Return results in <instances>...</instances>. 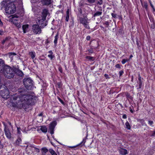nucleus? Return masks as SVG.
<instances>
[{
	"instance_id": "33",
	"label": "nucleus",
	"mask_w": 155,
	"mask_h": 155,
	"mask_svg": "<svg viewBox=\"0 0 155 155\" xmlns=\"http://www.w3.org/2000/svg\"><path fill=\"white\" fill-rule=\"evenodd\" d=\"M137 121L141 123L142 125H144V120L143 119H139L137 120Z\"/></svg>"
},
{
	"instance_id": "14",
	"label": "nucleus",
	"mask_w": 155,
	"mask_h": 155,
	"mask_svg": "<svg viewBox=\"0 0 155 155\" xmlns=\"http://www.w3.org/2000/svg\"><path fill=\"white\" fill-rule=\"evenodd\" d=\"M51 0H41L42 4L45 5H48L51 3Z\"/></svg>"
},
{
	"instance_id": "31",
	"label": "nucleus",
	"mask_w": 155,
	"mask_h": 155,
	"mask_svg": "<svg viewBox=\"0 0 155 155\" xmlns=\"http://www.w3.org/2000/svg\"><path fill=\"white\" fill-rule=\"evenodd\" d=\"M49 151L51 155H57L55 151L52 149H49Z\"/></svg>"
},
{
	"instance_id": "9",
	"label": "nucleus",
	"mask_w": 155,
	"mask_h": 155,
	"mask_svg": "<svg viewBox=\"0 0 155 155\" xmlns=\"http://www.w3.org/2000/svg\"><path fill=\"white\" fill-rule=\"evenodd\" d=\"M18 94H18L19 96H22L23 95H25V94L27 92V90L24 87H21L18 88Z\"/></svg>"
},
{
	"instance_id": "57",
	"label": "nucleus",
	"mask_w": 155,
	"mask_h": 155,
	"mask_svg": "<svg viewBox=\"0 0 155 155\" xmlns=\"http://www.w3.org/2000/svg\"><path fill=\"white\" fill-rule=\"evenodd\" d=\"M18 132L19 134H20V130L21 129L20 128H18Z\"/></svg>"
},
{
	"instance_id": "19",
	"label": "nucleus",
	"mask_w": 155,
	"mask_h": 155,
	"mask_svg": "<svg viewBox=\"0 0 155 155\" xmlns=\"http://www.w3.org/2000/svg\"><path fill=\"white\" fill-rule=\"evenodd\" d=\"M102 9L100 11H97L93 15L92 18H95L96 17L100 16L102 14Z\"/></svg>"
},
{
	"instance_id": "36",
	"label": "nucleus",
	"mask_w": 155,
	"mask_h": 155,
	"mask_svg": "<svg viewBox=\"0 0 155 155\" xmlns=\"http://www.w3.org/2000/svg\"><path fill=\"white\" fill-rule=\"evenodd\" d=\"M48 56L49 58L51 60H52L54 57V56L52 54H48Z\"/></svg>"
},
{
	"instance_id": "47",
	"label": "nucleus",
	"mask_w": 155,
	"mask_h": 155,
	"mask_svg": "<svg viewBox=\"0 0 155 155\" xmlns=\"http://www.w3.org/2000/svg\"><path fill=\"white\" fill-rule=\"evenodd\" d=\"M104 75L106 79L110 78L109 77L108 74H105Z\"/></svg>"
},
{
	"instance_id": "24",
	"label": "nucleus",
	"mask_w": 155,
	"mask_h": 155,
	"mask_svg": "<svg viewBox=\"0 0 155 155\" xmlns=\"http://www.w3.org/2000/svg\"><path fill=\"white\" fill-rule=\"evenodd\" d=\"M69 17V10L68 9L66 12V17L65 20L67 21H68Z\"/></svg>"
},
{
	"instance_id": "3",
	"label": "nucleus",
	"mask_w": 155,
	"mask_h": 155,
	"mask_svg": "<svg viewBox=\"0 0 155 155\" xmlns=\"http://www.w3.org/2000/svg\"><path fill=\"white\" fill-rule=\"evenodd\" d=\"M23 83L27 90H31L34 86L33 81L30 78H24L23 80Z\"/></svg>"
},
{
	"instance_id": "39",
	"label": "nucleus",
	"mask_w": 155,
	"mask_h": 155,
	"mask_svg": "<svg viewBox=\"0 0 155 155\" xmlns=\"http://www.w3.org/2000/svg\"><path fill=\"white\" fill-rule=\"evenodd\" d=\"M148 122V124L150 126H151L153 124V121L150 120H149Z\"/></svg>"
},
{
	"instance_id": "2",
	"label": "nucleus",
	"mask_w": 155,
	"mask_h": 155,
	"mask_svg": "<svg viewBox=\"0 0 155 155\" xmlns=\"http://www.w3.org/2000/svg\"><path fill=\"white\" fill-rule=\"evenodd\" d=\"M5 76L8 78L10 79L14 77L15 75L14 69L8 66H5L2 71Z\"/></svg>"
},
{
	"instance_id": "59",
	"label": "nucleus",
	"mask_w": 155,
	"mask_h": 155,
	"mask_svg": "<svg viewBox=\"0 0 155 155\" xmlns=\"http://www.w3.org/2000/svg\"><path fill=\"white\" fill-rule=\"evenodd\" d=\"M3 34V32L2 31L0 30V35H2Z\"/></svg>"
},
{
	"instance_id": "53",
	"label": "nucleus",
	"mask_w": 155,
	"mask_h": 155,
	"mask_svg": "<svg viewBox=\"0 0 155 155\" xmlns=\"http://www.w3.org/2000/svg\"><path fill=\"white\" fill-rule=\"evenodd\" d=\"M151 26L152 29H154L155 28L154 25L153 24H152L151 25Z\"/></svg>"
},
{
	"instance_id": "51",
	"label": "nucleus",
	"mask_w": 155,
	"mask_h": 155,
	"mask_svg": "<svg viewBox=\"0 0 155 155\" xmlns=\"http://www.w3.org/2000/svg\"><path fill=\"white\" fill-rule=\"evenodd\" d=\"M126 97H129V98H130V94H129V93H127L126 94Z\"/></svg>"
},
{
	"instance_id": "40",
	"label": "nucleus",
	"mask_w": 155,
	"mask_h": 155,
	"mask_svg": "<svg viewBox=\"0 0 155 155\" xmlns=\"http://www.w3.org/2000/svg\"><path fill=\"white\" fill-rule=\"evenodd\" d=\"M58 99L59 100V101L63 105H64L65 104V103L63 101L61 100L60 98H59V97L58 98Z\"/></svg>"
},
{
	"instance_id": "35",
	"label": "nucleus",
	"mask_w": 155,
	"mask_h": 155,
	"mask_svg": "<svg viewBox=\"0 0 155 155\" xmlns=\"http://www.w3.org/2000/svg\"><path fill=\"white\" fill-rule=\"evenodd\" d=\"M15 25L18 28H20L21 27V25L18 23H16Z\"/></svg>"
},
{
	"instance_id": "21",
	"label": "nucleus",
	"mask_w": 155,
	"mask_h": 155,
	"mask_svg": "<svg viewBox=\"0 0 155 155\" xmlns=\"http://www.w3.org/2000/svg\"><path fill=\"white\" fill-rule=\"evenodd\" d=\"M6 0H3V1L1 3V5L2 6V8H5L6 7L7 5V2H8Z\"/></svg>"
},
{
	"instance_id": "6",
	"label": "nucleus",
	"mask_w": 155,
	"mask_h": 155,
	"mask_svg": "<svg viewBox=\"0 0 155 155\" xmlns=\"http://www.w3.org/2000/svg\"><path fill=\"white\" fill-rule=\"evenodd\" d=\"M57 124L56 121L54 120L52 122L49 124V130L51 134H53L54 133V130Z\"/></svg>"
},
{
	"instance_id": "15",
	"label": "nucleus",
	"mask_w": 155,
	"mask_h": 155,
	"mask_svg": "<svg viewBox=\"0 0 155 155\" xmlns=\"http://www.w3.org/2000/svg\"><path fill=\"white\" fill-rule=\"evenodd\" d=\"M46 19H44V18L41 17V18H39L37 20V23L39 25H42L44 24V22Z\"/></svg>"
},
{
	"instance_id": "27",
	"label": "nucleus",
	"mask_w": 155,
	"mask_h": 155,
	"mask_svg": "<svg viewBox=\"0 0 155 155\" xmlns=\"http://www.w3.org/2000/svg\"><path fill=\"white\" fill-rule=\"evenodd\" d=\"M11 39V37H7L5 39H3L2 42V44H4L5 42H8Z\"/></svg>"
},
{
	"instance_id": "7",
	"label": "nucleus",
	"mask_w": 155,
	"mask_h": 155,
	"mask_svg": "<svg viewBox=\"0 0 155 155\" xmlns=\"http://www.w3.org/2000/svg\"><path fill=\"white\" fill-rule=\"evenodd\" d=\"M32 29L33 31L36 34L40 33L41 32V28L38 24L34 25L32 26Z\"/></svg>"
},
{
	"instance_id": "46",
	"label": "nucleus",
	"mask_w": 155,
	"mask_h": 155,
	"mask_svg": "<svg viewBox=\"0 0 155 155\" xmlns=\"http://www.w3.org/2000/svg\"><path fill=\"white\" fill-rule=\"evenodd\" d=\"M78 11H79V12L80 13V15H82V10L81 9V8H80L78 9Z\"/></svg>"
},
{
	"instance_id": "42",
	"label": "nucleus",
	"mask_w": 155,
	"mask_h": 155,
	"mask_svg": "<svg viewBox=\"0 0 155 155\" xmlns=\"http://www.w3.org/2000/svg\"><path fill=\"white\" fill-rule=\"evenodd\" d=\"M33 147L35 148V150L36 152L38 153H39L40 152V150L39 149H38L36 147Z\"/></svg>"
},
{
	"instance_id": "26",
	"label": "nucleus",
	"mask_w": 155,
	"mask_h": 155,
	"mask_svg": "<svg viewBox=\"0 0 155 155\" xmlns=\"http://www.w3.org/2000/svg\"><path fill=\"white\" fill-rule=\"evenodd\" d=\"M58 33H57L55 36L54 37V43L55 45L56 46L57 45V41L58 38Z\"/></svg>"
},
{
	"instance_id": "29",
	"label": "nucleus",
	"mask_w": 155,
	"mask_h": 155,
	"mask_svg": "<svg viewBox=\"0 0 155 155\" xmlns=\"http://www.w3.org/2000/svg\"><path fill=\"white\" fill-rule=\"evenodd\" d=\"M85 58L89 60L92 61H93L95 60L94 58L90 56H86Z\"/></svg>"
},
{
	"instance_id": "5",
	"label": "nucleus",
	"mask_w": 155,
	"mask_h": 155,
	"mask_svg": "<svg viewBox=\"0 0 155 155\" xmlns=\"http://www.w3.org/2000/svg\"><path fill=\"white\" fill-rule=\"evenodd\" d=\"M0 94L4 98H7L9 97V92L8 89L3 88L2 90H0Z\"/></svg>"
},
{
	"instance_id": "30",
	"label": "nucleus",
	"mask_w": 155,
	"mask_h": 155,
	"mask_svg": "<svg viewBox=\"0 0 155 155\" xmlns=\"http://www.w3.org/2000/svg\"><path fill=\"white\" fill-rule=\"evenodd\" d=\"M95 2L97 5H101L103 3V1L102 0H96L95 1Z\"/></svg>"
},
{
	"instance_id": "20",
	"label": "nucleus",
	"mask_w": 155,
	"mask_h": 155,
	"mask_svg": "<svg viewBox=\"0 0 155 155\" xmlns=\"http://www.w3.org/2000/svg\"><path fill=\"white\" fill-rule=\"evenodd\" d=\"M140 2L142 6L147 10L148 9V5L147 2L146 1L142 2L141 0H140Z\"/></svg>"
},
{
	"instance_id": "44",
	"label": "nucleus",
	"mask_w": 155,
	"mask_h": 155,
	"mask_svg": "<svg viewBox=\"0 0 155 155\" xmlns=\"http://www.w3.org/2000/svg\"><path fill=\"white\" fill-rule=\"evenodd\" d=\"M19 15H17V14H15L14 15H13V18H18L19 17Z\"/></svg>"
},
{
	"instance_id": "11",
	"label": "nucleus",
	"mask_w": 155,
	"mask_h": 155,
	"mask_svg": "<svg viewBox=\"0 0 155 155\" xmlns=\"http://www.w3.org/2000/svg\"><path fill=\"white\" fill-rule=\"evenodd\" d=\"M14 73H15L17 75L20 77H22L24 75L23 72L17 68H15L14 69Z\"/></svg>"
},
{
	"instance_id": "25",
	"label": "nucleus",
	"mask_w": 155,
	"mask_h": 155,
	"mask_svg": "<svg viewBox=\"0 0 155 155\" xmlns=\"http://www.w3.org/2000/svg\"><path fill=\"white\" fill-rule=\"evenodd\" d=\"M29 54L32 59H33L35 56V52L31 51L29 52Z\"/></svg>"
},
{
	"instance_id": "48",
	"label": "nucleus",
	"mask_w": 155,
	"mask_h": 155,
	"mask_svg": "<svg viewBox=\"0 0 155 155\" xmlns=\"http://www.w3.org/2000/svg\"><path fill=\"white\" fill-rule=\"evenodd\" d=\"M88 51L90 53H93V50L92 48H91L89 49Z\"/></svg>"
},
{
	"instance_id": "61",
	"label": "nucleus",
	"mask_w": 155,
	"mask_h": 155,
	"mask_svg": "<svg viewBox=\"0 0 155 155\" xmlns=\"http://www.w3.org/2000/svg\"><path fill=\"white\" fill-rule=\"evenodd\" d=\"M28 147H32V146H31V145H30L29 146L28 145H27L26 147V148H28Z\"/></svg>"
},
{
	"instance_id": "49",
	"label": "nucleus",
	"mask_w": 155,
	"mask_h": 155,
	"mask_svg": "<svg viewBox=\"0 0 155 155\" xmlns=\"http://www.w3.org/2000/svg\"><path fill=\"white\" fill-rule=\"evenodd\" d=\"M112 16L114 18H115L116 17V15L115 14H114L113 13H112L111 14Z\"/></svg>"
},
{
	"instance_id": "60",
	"label": "nucleus",
	"mask_w": 155,
	"mask_h": 155,
	"mask_svg": "<svg viewBox=\"0 0 155 155\" xmlns=\"http://www.w3.org/2000/svg\"><path fill=\"white\" fill-rule=\"evenodd\" d=\"M43 114V113L41 112L40 114H39L38 115L39 116H42Z\"/></svg>"
},
{
	"instance_id": "32",
	"label": "nucleus",
	"mask_w": 155,
	"mask_h": 155,
	"mask_svg": "<svg viewBox=\"0 0 155 155\" xmlns=\"http://www.w3.org/2000/svg\"><path fill=\"white\" fill-rule=\"evenodd\" d=\"M125 125L126 126V128L128 130H130V126L128 122L127 121L125 123Z\"/></svg>"
},
{
	"instance_id": "22",
	"label": "nucleus",
	"mask_w": 155,
	"mask_h": 155,
	"mask_svg": "<svg viewBox=\"0 0 155 155\" xmlns=\"http://www.w3.org/2000/svg\"><path fill=\"white\" fill-rule=\"evenodd\" d=\"M40 130L42 131L43 132L46 133L47 131V129L46 127L45 126H42L41 127Z\"/></svg>"
},
{
	"instance_id": "10",
	"label": "nucleus",
	"mask_w": 155,
	"mask_h": 155,
	"mask_svg": "<svg viewBox=\"0 0 155 155\" xmlns=\"http://www.w3.org/2000/svg\"><path fill=\"white\" fill-rule=\"evenodd\" d=\"M42 13V15L41 17L44 18V19H46V17L48 15H50L48 10L46 8L43 9Z\"/></svg>"
},
{
	"instance_id": "16",
	"label": "nucleus",
	"mask_w": 155,
	"mask_h": 155,
	"mask_svg": "<svg viewBox=\"0 0 155 155\" xmlns=\"http://www.w3.org/2000/svg\"><path fill=\"white\" fill-rule=\"evenodd\" d=\"M29 25L28 24L23 25L22 26V28L24 33H25L28 31Z\"/></svg>"
},
{
	"instance_id": "52",
	"label": "nucleus",
	"mask_w": 155,
	"mask_h": 155,
	"mask_svg": "<svg viewBox=\"0 0 155 155\" xmlns=\"http://www.w3.org/2000/svg\"><path fill=\"white\" fill-rule=\"evenodd\" d=\"M123 118L124 119H126L127 118V115L126 114H124L123 116Z\"/></svg>"
},
{
	"instance_id": "63",
	"label": "nucleus",
	"mask_w": 155,
	"mask_h": 155,
	"mask_svg": "<svg viewBox=\"0 0 155 155\" xmlns=\"http://www.w3.org/2000/svg\"><path fill=\"white\" fill-rule=\"evenodd\" d=\"M155 12V9H153V12L154 13Z\"/></svg>"
},
{
	"instance_id": "8",
	"label": "nucleus",
	"mask_w": 155,
	"mask_h": 155,
	"mask_svg": "<svg viewBox=\"0 0 155 155\" xmlns=\"http://www.w3.org/2000/svg\"><path fill=\"white\" fill-rule=\"evenodd\" d=\"M15 5L14 4H10V5L9 7H6V10H8V12H10V13L12 14L14 13L15 12Z\"/></svg>"
},
{
	"instance_id": "37",
	"label": "nucleus",
	"mask_w": 155,
	"mask_h": 155,
	"mask_svg": "<svg viewBox=\"0 0 155 155\" xmlns=\"http://www.w3.org/2000/svg\"><path fill=\"white\" fill-rule=\"evenodd\" d=\"M129 61V60L128 59H123L122 61V64H124L126 62L128 61Z\"/></svg>"
},
{
	"instance_id": "43",
	"label": "nucleus",
	"mask_w": 155,
	"mask_h": 155,
	"mask_svg": "<svg viewBox=\"0 0 155 155\" xmlns=\"http://www.w3.org/2000/svg\"><path fill=\"white\" fill-rule=\"evenodd\" d=\"M115 67L117 68H118L119 69H120L121 67L119 64H117L115 65Z\"/></svg>"
},
{
	"instance_id": "38",
	"label": "nucleus",
	"mask_w": 155,
	"mask_h": 155,
	"mask_svg": "<svg viewBox=\"0 0 155 155\" xmlns=\"http://www.w3.org/2000/svg\"><path fill=\"white\" fill-rule=\"evenodd\" d=\"M90 3H93L95 2L96 0H87Z\"/></svg>"
},
{
	"instance_id": "54",
	"label": "nucleus",
	"mask_w": 155,
	"mask_h": 155,
	"mask_svg": "<svg viewBox=\"0 0 155 155\" xmlns=\"http://www.w3.org/2000/svg\"><path fill=\"white\" fill-rule=\"evenodd\" d=\"M85 142H86L85 140V139H83L82 141L81 142V143H83V144H84L85 143Z\"/></svg>"
},
{
	"instance_id": "45",
	"label": "nucleus",
	"mask_w": 155,
	"mask_h": 155,
	"mask_svg": "<svg viewBox=\"0 0 155 155\" xmlns=\"http://www.w3.org/2000/svg\"><path fill=\"white\" fill-rule=\"evenodd\" d=\"M124 73V71H119V74H120V77Z\"/></svg>"
},
{
	"instance_id": "64",
	"label": "nucleus",
	"mask_w": 155,
	"mask_h": 155,
	"mask_svg": "<svg viewBox=\"0 0 155 155\" xmlns=\"http://www.w3.org/2000/svg\"><path fill=\"white\" fill-rule=\"evenodd\" d=\"M130 111L132 113H133V110L131 109L130 110Z\"/></svg>"
},
{
	"instance_id": "56",
	"label": "nucleus",
	"mask_w": 155,
	"mask_h": 155,
	"mask_svg": "<svg viewBox=\"0 0 155 155\" xmlns=\"http://www.w3.org/2000/svg\"><path fill=\"white\" fill-rule=\"evenodd\" d=\"M3 25V23L1 21V19H0V26H2Z\"/></svg>"
},
{
	"instance_id": "18",
	"label": "nucleus",
	"mask_w": 155,
	"mask_h": 155,
	"mask_svg": "<svg viewBox=\"0 0 155 155\" xmlns=\"http://www.w3.org/2000/svg\"><path fill=\"white\" fill-rule=\"evenodd\" d=\"M138 84H139V86H138V89H140L142 87V81L141 80V78L140 77V74H138Z\"/></svg>"
},
{
	"instance_id": "55",
	"label": "nucleus",
	"mask_w": 155,
	"mask_h": 155,
	"mask_svg": "<svg viewBox=\"0 0 155 155\" xmlns=\"http://www.w3.org/2000/svg\"><path fill=\"white\" fill-rule=\"evenodd\" d=\"M90 36H88L87 37L86 39L87 40H89L90 39Z\"/></svg>"
},
{
	"instance_id": "4",
	"label": "nucleus",
	"mask_w": 155,
	"mask_h": 155,
	"mask_svg": "<svg viewBox=\"0 0 155 155\" xmlns=\"http://www.w3.org/2000/svg\"><path fill=\"white\" fill-rule=\"evenodd\" d=\"M79 21L80 23L82 24L86 28L90 29V27L88 25V19L87 16H84L83 18L80 17Z\"/></svg>"
},
{
	"instance_id": "41",
	"label": "nucleus",
	"mask_w": 155,
	"mask_h": 155,
	"mask_svg": "<svg viewBox=\"0 0 155 155\" xmlns=\"http://www.w3.org/2000/svg\"><path fill=\"white\" fill-rule=\"evenodd\" d=\"M58 70L61 73H63L62 69L61 67L59 66L58 68Z\"/></svg>"
},
{
	"instance_id": "17",
	"label": "nucleus",
	"mask_w": 155,
	"mask_h": 155,
	"mask_svg": "<svg viewBox=\"0 0 155 155\" xmlns=\"http://www.w3.org/2000/svg\"><path fill=\"white\" fill-rule=\"evenodd\" d=\"M4 130L5 131V134L8 138H11V135L10 132L9 130L8 129H4Z\"/></svg>"
},
{
	"instance_id": "1",
	"label": "nucleus",
	"mask_w": 155,
	"mask_h": 155,
	"mask_svg": "<svg viewBox=\"0 0 155 155\" xmlns=\"http://www.w3.org/2000/svg\"><path fill=\"white\" fill-rule=\"evenodd\" d=\"M37 97L31 95H23L19 96L17 93L13 95L11 100L14 103V107L19 109H24L25 110L29 105H33L36 101Z\"/></svg>"
},
{
	"instance_id": "34",
	"label": "nucleus",
	"mask_w": 155,
	"mask_h": 155,
	"mask_svg": "<svg viewBox=\"0 0 155 155\" xmlns=\"http://www.w3.org/2000/svg\"><path fill=\"white\" fill-rule=\"evenodd\" d=\"M103 24L104 25H106V27H108L109 25V23L108 21H105L103 23Z\"/></svg>"
},
{
	"instance_id": "28",
	"label": "nucleus",
	"mask_w": 155,
	"mask_h": 155,
	"mask_svg": "<svg viewBox=\"0 0 155 155\" xmlns=\"http://www.w3.org/2000/svg\"><path fill=\"white\" fill-rule=\"evenodd\" d=\"M21 141V138H18L15 142V144L16 145H19Z\"/></svg>"
},
{
	"instance_id": "13",
	"label": "nucleus",
	"mask_w": 155,
	"mask_h": 155,
	"mask_svg": "<svg viewBox=\"0 0 155 155\" xmlns=\"http://www.w3.org/2000/svg\"><path fill=\"white\" fill-rule=\"evenodd\" d=\"M4 61L2 59H0V72L2 73V71L4 69Z\"/></svg>"
},
{
	"instance_id": "23",
	"label": "nucleus",
	"mask_w": 155,
	"mask_h": 155,
	"mask_svg": "<svg viewBox=\"0 0 155 155\" xmlns=\"http://www.w3.org/2000/svg\"><path fill=\"white\" fill-rule=\"evenodd\" d=\"M41 150L42 153L43 155H45V154L48 151V149L45 147L42 148Z\"/></svg>"
},
{
	"instance_id": "12",
	"label": "nucleus",
	"mask_w": 155,
	"mask_h": 155,
	"mask_svg": "<svg viewBox=\"0 0 155 155\" xmlns=\"http://www.w3.org/2000/svg\"><path fill=\"white\" fill-rule=\"evenodd\" d=\"M118 150L120 153L122 155H126L128 153L126 149L120 147L118 149Z\"/></svg>"
},
{
	"instance_id": "58",
	"label": "nucleus",
	"mask_w": 155,
	"mask_h": 155,
	"mask_svg": "<svg viewBox=\"0 0 155 155\" xmlns=\"http://www.w3.org/2000/svg\"><path fill=\"white\" fill-rule=\"evenodd\" d=\"M48 53L50 54H53V52H52V51H48Z\"/></svg>"
},
{
	"instance_id": "62",
	"label": "nucleus",
	"mask_w": 155,
	"mask_h": 155,
	"mask_svg": "<svg viewBox=\"0 0 155 155\" xmlns=\"http://www.w3.org/2000/svg\"><path fill=\"white\" fill-rule=\"evenodd\" d=\"M11 54H12L13 55H16V54L15 53H11Z\"/></svg>"
},
{
	"instance_id": "50",
	"label": "nucleus",
	"mask_w": 155,
	"mask_h": 155,
	"mask_svg": "<svg viewBox=\"0 0 155 155\" xmlns=\"http://www.w3.org/2000/svg\"><path fill=\"white\" fill-rule=\"evenodd\" d=\"M148 1L149 2V3L151 6H153V5L152 3V2L150 0H148Z\"/></svg>"
}]
</instances>
